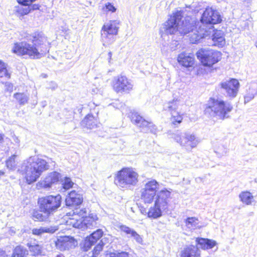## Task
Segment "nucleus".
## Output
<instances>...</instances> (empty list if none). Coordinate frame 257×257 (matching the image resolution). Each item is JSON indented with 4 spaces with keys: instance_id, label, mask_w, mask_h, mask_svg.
I'll list each match as a JSON object with an SVG mask.
<instances>
[{
    "instance_id": "obj_1",
    "label": "nucleus",
    "mask_w": 257,
    "mask_h": 257,
    "mask_svg": "<svg viewBox=\"0 0 257 257\" xmlns=\"http://www.w3.org/2000/svg\"><path fill=\"white\" fill-rule=\"evenodd\" d=\"M197 24V21L194 18L190 17L183 18L182 12L177 11L165 23L164 29L168 34H174L177 32L184 35L188 34L191 42L197 43L200 40L194 42L192 39L194 34L199 33Z\"/></svg>"
},
{
    "instance_id": "obj_2",
    "label": "nucleus",
    "mask_w": 257,
    "mask_h": 257,
    "mask_svg": "<svg viewBox=\"0 0 257 257\" xmlns=\"http://www.w3.org/2000/svg\"><path fill=\"white\" fill-rule=\"evenodd\" d=\"M33 45L25 42L16 43L12 49L19 55H28L32 58H40L49 52V43L42 32L35 33L31 40Z\"/></svg>"
},
{
    "instance_id": "obj_3",
    "label": "nucleus",
    "mask_w": 257,
    "mask_h": 257,
    "mask_svg": "<svg viewBox=\"0 0 257 257\" xmlns=\"http://www.w3.org/2000/svg\"><path fill=\"white\" fill-rule=\"evenodd\" d=\"M222 20L219 13L212 8L208 7L203 13L199 21H197L196 28L198 29L197 34H194L193 41H196L211 35L214 32L213 25L219 23Z\"/></svg>"
},
{
    "instance_id": "obj_4",
    "label": "nucleus",
    "mask_w": 257,
    "mask_h": 257,
    "mask_svg": "<svg viewBox=\"0 0 257 257\" xmlns=\"http://www.w3.org/2000/svg\"><path fill=\"white\" fill-rule=\"evenodd\" d=\"M48 163L37 157H31L25 162L22 167L23 174L27 182L30 184L35 182L41 175L43 172L49 169Z\"/></svg>"
},
{
    "instance_id": "obj_5",
    "label": "nucleus",
    "mask_w": 257,
    "mask_h": 257,
    "mask_svg": "<svg viewBox=\"0 0 257 257\" xmlns=\"http://www.w3.org/2000/svg\"><path fill=\"white\" fill-rule=\"evenodd\" d=\"M233 106L228 102L220 99L211 98L206 105L204 113L209 117H217L224 119L229 117L228 113L232 110Z\"/></svg>"
},
{
    "instance_id": "obj_6",
    "label": "nucleus",
    "mask_w": 257,
    "mask_h": 257,
    "mask_svg": "<svg viewBox=\"0 0 257 257\" xmlns=\"http://www.w3.org/2000/svg\"><path fill=\"white\" fill-rule=\"evenodd\" d=\"M171 192L166 189L157 193L154 205L148 211H145L148 217L157 219L161 217L164 213L168 211L169 203L171 199Z\"/></svg>"
},
{
    "instance_id": "obj_7",
    "label": "nucleus",
    "mask_w": 257,
    "mask_h": 257,
    "mask_svg": "<svg viewBox=\"0 0 257 257\" xmlns=\"http://www.w3.org/2000/svg\"><path fill=\"white\" fill-rule=\"evenodd\" d=\"M139 182V174L132 168H124L119 171L114 183L119 187L128 189L135 186Z\"/></svg>"
},
{
    "instance_id": "obj_8",
    "label": "nucleus",
    "mask_w": 257,
    "mask_h": 257,
    "mask_svg": "<svg viewBox=\"0 0 257 257\" xmlns=\"http://www.w3.org/2000/svg\"><path fill=\"white\" fill-rule=\"evenodd\" d=\"M173 139L181 147L187 151H191L196 148L200 140L194 134L188 132H176L172 135Z\"/></svg>"
},
{
    "instance_id": "obj_9",
    "label": "nucleus",
    "mask_w": 257,
    "mask_h": 257,
    "mask_svg": "<svg viewBox=\"0 0 257 257\" xmlns=\"http://www.w3.org/2000/svg\"><path fill=\"white\" fill-rule=\"evenodd\" d=\"M61 201V195H50L39 198L38 202L41 210L47 211L51 214H53L60 207Z\"/></svg>"
},
{
    "instance_id": "obj_10",
    "label": "nucleus",
    "mask_w": 257,
    "mask_h": 257,
    "mask_svg": "<svg viewBox=\"0 0 257 257\" xmlns=\"http://www.w3.org/2000/svg\"><path fill=\"white\" fill-rule=\"evenodd\" d=\"M196 56L203 65L211 67L220 60L221 53L208 48H201L196 53Z\"/></svg>"
},
{
    "instance_id": "obj_11",
    "label": "nucleus",
    "mask_w": 257,
    "mask_h": 257,
    "mask_svg": "<svg viewBox=\"0 0 257 257\" xmlns=\"http://www.w3.org/2000/svg\"><path fill=\"white\" fill-rule=\"evenodd\" d=\"M182 103L179 100H173L164 105V109L170 112L171 121L173 124H180L183 119V113L182 112Z\"/></svg>"
},
{
    "instance_id": "obj_12",
    "label": "nucleus",
    "mask_w": 257,
    "mask_h": 257,
    "mask_svg": "<svg viewBox=\"0 0 257 257\" xmlns=\"http://www.w3.org/2000/svg\"><path fill=\"white\" fill-rule=\"evenodd\" d=\"M113 89L117 93H129L133 89V81L126 76L118 75L114 77L112 81Z\"/></svg>"
},
{
    "instance_id": "obj_13",
    "label": "nucleus",
    "mask_w": 257,
    "mask_h": 257,
    "mask_svg": "<svg viewBox=\"0 0 257 257\" xmlns=\"http://www.w3.org/2000/svg\"><path fill=\"white\" fill-rule=\"evenodd\" d=\"M159 187V184L155 180L148 181L141 189V198L145 203H151L157 195V191Z\"/></svg>"
},
{
    "instance_id": "obj_14",
    "label": "nucleus",
    "mask_w": 257,
    "mask_h": 257,
    "mask_svg": "<svg viewBox=\"0 0 257 257\" xmlns=\"http://www.w3.org/2000/svg\"><path fill=\"white\" fill-rule=\"evenodd\" d=\"M220 85L224 94L228 97L233 98L237 96L240 84L237 79H231L222 82Z\"/></svg>"
},
{
    "instance_id": "obj_15",
    "label": "nucleus",
    "mask_w": 257,
    "mask_h": 257,
    "mask_svg": "<svg viewBox=\"0 0 257 257\" xmlns=\"http://www.w3.org/2000/svg\"><path fill=\"white\" fill-rule=\"evenodd\" d=\"M60 174L57 172L49 173L43 179L38 182L37 186L38 189L44 188L46 190L50 189L52 185L58 182Z\"/></svg>"
},
{
    "instance_id": "obj_16",
    "label": "nucleus",
    "mask_w": 257,
    "mask_h": 257,
    "mask_svg": "<svg viewBox=\"0 0 257 257\" xmlns=\"http://www.w3.org/2000/svg\"><path fill=\"white\" fill-rule=\"evenodd\" d=\"M257 95V82H252L246 86L245 93L244 95L245 104L252 100Z\"/></svg>"
},
{
    "instance_id": "obj_17",
    "label": "nucleus",
    "mask_w": 257,
    "mask_h": 257,
    "mask_svg": "<svg viewBox=\"0 0 257 257\" xmlns=\"http://www.w3.org/2000/svg\"><path fill=\"white\" fill-rule=\"evenodd\" d=\"M83 201L82 195L75 191H71L65 199L66 205L68 206L79 205Z\"/></svg>"
},
{
    "instance_id": "obj_18",
    "label": "nucleus",
    "mask_w": 257,
    "mask_h": 257,
    "mask_svg": "<svg viewBox=\"0 0 257 257\" xmlns=\"http://www.w3.org/2000/svg\"><path fill=\"white\" fill-rule=\"evenodd\" d=\"M180 257H200V251L197 246L189 245L185 246L180 251Z\"/></svg>"
},
{
    "instance_id": "obj_19",
    "label": "nucleus",
    "mask_w": 257,
    "mask_h": 257,
    "mask_svg": "<svg viewBox=\"0 0 257 257\" xmlns=\"http://www.w3.org/2000/svg\"><path fill=\"white\" fill-rule=\"evenodd\" d=\"M177 60L180 65L185 67H192L194 63L193 55L187 54L185 52H182L178 55Z\"/></svg>"
},
{
    "instance_id": "obj_20",
    "label": "nucleus",
    "mask_w": 257,
    "mask_h": 257,
    "mask_svg": "<svg viewBox=\"0 0 257 257\" xmlns=\"http://www.w3.org/2000/svg\"><path fill=\"white\" fill-rule=\"evenodd\" d=\"M119 23L118 21H109L105 23L103 26L101 31L107 32L109 34H113L116 35L119 29Z\"/></svg>"
},
{
    "instance_id": "obj_21",
    "label": "nucleus",
    "mask_w": 257,
    "mask_h": 257,
    "mask_svg": "<svg viewBox=\"0 0 257 257\" xmlns=\"http://www.w3.org/2000/svg\"><path fill=\"white\" fill-rule=\"evenodd\" d=\"M103 231L101 229H97L93 232L89 237H86L85 240V246L87 248H90L102 236Z\"/></svg>"
},
{
    "instance_id": "obj_22",
    "label": "nucleus",
    "mask_w": 257,
    "mask_h": 257,
    "mask_svg": "<svg viewBox=\"0 0 257 257\" xmlns=\"http://www.w3.org/2000/svg\"><path fill=\"white\" fill-rule=\"evenodd\" d=\"M196 242L200 248L204 250L212 248L217 244L215 240L200 237L196 238Z\"/></svg>"
},
{
    "instance_id": "obj_23",
    "label": "nucleus",
    "mask_w": 257,
    "mask_h": 257,
    "mask_svg": "<svg viewBox=\"0 0 257 257\" xmlns=\"http://www.w3.org/2000/svg\"><path fill=\"white\" fill-rule=\"evenodd\" d=\"M81 125L88 129H93L97 127V121L91 114H88L82 120Z\"/></svg>"
},
{
    "instance_id": "obj_24",
    "label": "nucleus",
    "mask_w": 257,
    "mask_h": 257,
    "mask_svg": "<svg viewBox=\"0 0 257 257\" xmlns=\"http://www.w3.org/2000/svg\"><path fill=\"white\" fill-rule=\"evenodd\" d=\"M132 122L139 126L143 128V126L148 124V121L143 119V117L136 112H131L129 115Z\"/></svg>"
},
{
    "instance_id": "obj_25",
    "label": "nucleus",
    "mask_w": 257,
    "mask_h": 257,
    "mask_svg": "<svg viewBox=\"0 0 257 257\" xmlns=\"http://www.w3.org/2000/svg\"><path fill=\"white\" fill-rule=\"evenodd\" d=\"M120 229L122 231L124 232L125 234H130L131 236L134 237V238L136 240V241L137 242L139 243H142V238L134 229H131L129 227L124 225H120Z\"/></svg>"
},
{
    "instance_id": "obj_26",
    "label": "nucleus",
    "mask_w": 257,
    "mask_h": 257,
    "mask_svg": "<svg viewBox=\"0 0 257 257\" xmlns=\"http://www.w3.org/2000/svg\"><path fill=\"white\" fill-rule=\"evenodd\" d=\"M51 214L47 211H43L41 210L34 211L33 213V219L39 221H47L49 217Z\"/></svg>"
},
{
    "instance_id": "obj_27",
    "label": "nucleus",
    "mask_w": 257,
    "mask_h": 257,
    "mask_svg": "<svg viewBox=\"0 0 257 257\" xmlns=\"http://www.w3.org/2000/svg\"><path fill=\"white\" fill-rule=\"evenodd\" d=\"M239 197L240 201L246 205H250L254 201V197L248 191H243L240 193Z\"/></svg>"
},
{
    "instance_id": "obj_28",
    "label": "nucleus",
    "mask_w": 257,
    "mask_h": 257,
    "mask_svg": "<svg viewBox=\"0 0 257 257\" xmlns=\"http://www.w3.org/2000/svg\"><path fill=\"white\" fill-rule=\"evenodd\" d=\"M115 35L101 31V39L104 46L109 45L115 41Z\"/></svg>"
},
{
    "instance_id": "obj_29",
    "label": "nucleus",
    "mask_w": 257,
    "mask_h": 257,
    "mask_svg": "<svg viewBox=\"0 0 257 257\" xmlns=\"http://www.w3.org/2000/svg\"><path fill=\"white\" fill-rule=\"evenodd\" d=\"M14 97L21 105H25L29 99V95L25 93H16L14 95Z\"/></svg>"
},
{
    "instance_id": "obj_30",
    "label": "nucleus",
    "mask_w": 257,
    "mask_h": 257,
    "mask_svg": "<svg viewBox=\"0 0 257 257\" xmlns=\"http://www.w3.org/2000/svg\"><path fill=\"white\" fill-rule=\"evenodd\" d=\"M186 226L190 229H194L199 227V220L195 217H188L185 221Z\"/></svg>"
},
{
    "instance_id": "obj_31",
    "label": "nucleus",
    "mask_w": 257,
    "mask_h": 257,
    "mask_svg": "<svg viewBox=\"0 0 257 257\" xmlns=\"http://www.w3.org/2000/svg\"><path fill=\"white\" fill-rule=\"evenodd\" d=\"M27 254L28 251L24 247L18 246L14 250L11 257H25Z\"/></svg>"
},
{
    "instance_id": "obj_32",
    "label": "nucleus",
    "mask_w": 257,
    "mask_h": 257,
    "mask_svg": "<svg viewBox=\"0 0 257 257\" xmlns=\"http://www.w3.org/2000/svg\"><path fill=\"white\" fill-rule=\"evenodd\" d=\"M56 229L52 227H41L39 228H34L32 230L33 234L40 235L44 233H54Z\"/></svg>"
},
{
    "instance_id": "obj_33",
    "label": "nucleus",
    "mask_w": 257,
    "mask_h": 257,
    "mask_svg": "<svg viewBox=\"0 0 257 257\" xmlns=\"http://www.w3.org/2000/svg\"><path fill=\"white\" fill-rule=\"evenodd\" d=\"M30 251L32 255H41L42 253V247L39 244H31L28 243Z\"/></svg>"
},
{
    "instance_id": "obj_34",
    "label": "nucleus",
    "mask_w": 257,
    "mask_h": 257,
    "mask_svg": "<svg viewBox=\"0 0 257 257\" xmlns=\"http://www.w3.org/2000/svg\"><path fill=\"white\" fill-rule=\"evenodd\" d=\"M142 130L146 133L150 131L154 134H156L158 132L157 126L151 121H148V124L143 126Z\"/></svg>"
},
{
    "instance_id": "obj_35",
    "label": "nucleus",
    "mask_w": 257,
    "mask_h": 257,
    "mask_svg": "<svg viewBox=\"0 0 257 257\" xmlns=\"http://www.w3.org/2000/svg\"><path fill=\"white\" fill-rule=\"evenodd\" d=\"M58 241L57 245H58L60 243L61 247H60V248L61 250L68 249L73 245L72 242L67 240V238H64L62 240H59Z\"/></svg>"
},
{
    "instance_id": "obj_36",
    "label": "nucleus",
    "mask_w": 257,
    "mask_h": 257,
    "mask_svg": "<svg viewBox=\"0 0 257 257\" xmlns=\"http://www.w3.org/2000/svg\"><path fill=\"white\" fill-rule=\"evenodd\" d=\"M4 77L9 79L10 74L8 72L5 64L0 61V78Z\"/></svg>"
},
{
    "instance_id": "obj_37",
    "label": "nucleus",
    "mask_w": 257,
    "mask_h": 257,
    "mask_svg": "<svg viewBox=\"0 0 257 257\" xmlns=\"http://www.w3.org/2000/svg\"><path fill=\"white\" fill-rule=\"evenodd\" d=\"M16 157V155H14L10 157L6 162V165L8 168L10 169H13L16 166V163L15 162V158Z\"/></svg>"
},
{
    "instance_id": "obj_38",
    "label": "nucleus",
    "mask_w": 257,
    "mask_h": 257,
    "mask_svg": "<svg viewBox=\"0 0 257 257\" xmlns=\"http://www.w3.org/2000/svg\"><path fill=\"white\" fill-rule=\"evenodd\" d=\"M108 257H129V254L125 251H115L107 254Z\"/></svg>"
},
{
    "instance_id": "obj_39",
    "label": "nucleus",
    "mask_w": 257,
    "mask_h": 257,
    "mask_svg": "<svg viewBox=\"0 0 257 257\" xmlns=\"http://www.w3.org/2000/svg\"><path fill=\"white\" fill-rule=\"evenodd\" d=\"M83 223L87 228H91L96 225V223L94 218H86L83 220Z\"/></svg>"
},
{
    "instance_id": "obj_40",
    "label": "nucleus",
    "mask_w": 257,
    "mask_h": 257,
    "mask_svg": "<svg viewBox=\"0 0 257 257\" xmlns=\"http://www.w3.org/2000/svg\"><path fill=\"white\" fill-rule=\"evenodd\" d=\"M62 185L63 186V188L67 190L72 187L73 183L72 182L70 178L66 177L63 181Z\"/></svg>"
},
{
    "instance_id": "obj_41",
    "label": "nucleus",
    "mask_w": 257,
    "mask_h": 257,
    "mask_svg": "<svg viewBox=\"0 0 257 257\" xmlns=\"http://www.w3.org/2000/svg\"><path fill=\"white\" fill-rule=\"evenodd\" d=\"M213 45L218 47H222L225 44V40L224 37L219 38H218V39L213 41Z\"/></svg>"
},
{
    "instance_id": "obj_42",
    "label": "nucleus",
    "mask_w": 257,
    "mask_h": 257,
    "mask_svg": "<svg viewBox=\"0 0 257 257\" xmlns=\"http://www.w3.org/2000/svg\"><path fill=\"white\" fill-rule=\"evenodd\" d=\"M228 152L227 148H225L224 146H221L218 148L216 151L215 153L218 154L219 157H221L225 155Z\"/></svg>"
},
{
    "instance_id": "obj_43",
    "label": "nucleus",
    "mask_w": 257,
    "mask_h": 257,
    "mask_svg": "<svg viewBox=\"0 0 257 257\" xmlns=\"http://www.w3.org/2000/svg\"><path fill=\"white\" fill-rule=\"evenodd\" d=\"M213 34H212V41H214L217 39L219 38H222V37H223V33L221 31H218V30H216L215 31H214V32H213ZM212 33V32L211 33V34Z\"/></svg>"
},
{
    "instance_id": "obj_44",
    "label": "nucleus",
    "mask_w": 257,
    "mask_h": 257,
    "mask_svg": "<svg viewBox=\"0 0 257 257\" xmlns=\"http://www.w3.org/2000/svg\"><path fill=\"white\" fill-rule=\"evenodd\" d=\"M107 11L111 12H115L116 10V9L110 3H107L105 5L104 7Z\"/></svg>"
},
{
    "instance_id": "obj_45",
    "label": "nucleus",
    "mask_w": 257,
    "mask_h": 257,
    "mask_svg": "<svg viewBox=\"0 0 257 257\" xmlns=\"http://www.w3.org/2000/svg\"><path fill=\"white\" fill-rule=\"evenodd\" d=\"M74 213H76L79 215V216H82L83 217L86 214V210L85 208L82 209L81 210H78L77 209H75Z\"/></svg>"
},
{
    "instance_id": "obj_46",
    "label": "nucleus",
    "mask_w": 257,
    "mask_h": 257,
    "mask_svg": "<svg viewBox=\"0 0 257 257\" xmlns=\"http://www.w3.org/2000/svg\"><path fill=\"white\" fill-rule=\"evenodd\" d=\"M58 87L57 83L54 81H50L48 83L47 88L52 90H55Z\"/></svg>"
},
{
    "instance_id": "obj_47",
    "label": "nucleus",
    "mask_w": 257,
    "mask_h": 257,
    "mask_svg": "<svg viewBox=\"0 0 257 257\" xmlns=\"http://www.w3.org/2000/svg\"><path fill=\"white\" fill-rule=\"evenodd\" d=\"M102 249V245L99 243L94 248V253L98 254Z\"/></svg>"
},
{
    "instance_id": "obj_48",
    "label": "nucleus",
    "mask_w": 257,
    "mask_h": 257,
    "mask_svg": "<svg viewBox=\"0 0 257 257\" xmlns=\"http://www.w3.org/2000/svg\"><path fill=\"white\" fill-rule=\"evenodd\" d=\"M112 52H108V63L109 64H111L112 63L111 62V57H112Z\"/></svg>"
},
{
    "instance_id": "obj_49",
    "label": "nucleus",
    "mask_w": 257,
    "mask_h": 257,
    "mask_svg": "<svg viewBox=\"0 0 257 257\" xmlns=\"http://www.w3.org/2000/svg\"><path fill=\"white\" fill-rule=\"evenodd\" d=\"M6 86L8 87V90L10 91H12L13 90V85L11 83L7 82L6 83Z\"/></svg>"
},
{
    "instance_id": "obj_50",
    "label": "nucleus",
    "mask_w": 257,
    "mask_h": 257,
    "mask_svg": "<svg viewBox=\"0 0 257 257\" xmlns=\"http://www.w3.org/2000/svg\"><path fill=\"white\" fill-rule=\"evenodd\" d=\"M0 257H8V256L4 250L0 249Z\"/></svg>"
},
{
    "instance_id": "obj_51",
    "label": "nucleus",
    "mask_w": 257,
    "mask_h": 257,
    "mask_svg": "<svg viewBox=\"0 0 257 257\" xmlns=\"http://www.w3.org/2000/svg\"><path fill=\"white\" fill-rule=\"evenodd\" d=\"M39 5H34L33 6H32V9L33 10H37V9H39Z\"/></svg>"
},
{
    "instance_id": "obj_52",
    "label": "nucleus",
    "mask_w": 257,
    "mask_h": 257,
    "mask_svg": "<svg viewBox=\"0 0 257 257\" xmlns=\"http://www.w3.org/2000/svg\"><path fill=\"white\" fill-rule=\"evenodd\" d=\"M4 139V136L2 134H0V142H2V141Z\"/></svg>"
},
{
    "instance_id": "obj_53",
    "label": "nucleus",
    "mask_w": 257,
    "mask_h": 257,
    "mask_svg": "<svg viewBox=\"0 0 257 257\" xmlns=\"http://www.w3.org/2000/svg\"><path fill=\"white\" fill-rule=\"evenodd\" d=\"M14 141H15V142H16V143H17V144H19V142H20V141H19V140L18 139V138H16Z\"/></svg>"
},
{
    "instance_id": "obj_54",
    "label": "nucleus",
    "mask_w": 257,
    "mask_h": 257,
    "mask_svg": "<svg viewBox=\"0 0 257 257\" xmlns=\"http://www.w3.org/2000/svg\"><path fill=\"white\" fill-rule=\"evenodd\" d=\"M146 211H147L145 209L141 210V212L142 214H146L147 213L145 212Z\"/></svg>"
},
{
    "instance_id": "obj_55",
    "label": "nucleus",
    "mask_w": 257,
    "mask_h": 257,
    "mask_svg": "<svg viewBox=\"0 0 257 257\" xmlns=\"http://www.w3.org/2000/svg\"><path fill=\"white\" fill-rule=\"evenodd\" d=\"M56 257H64V255L62 254H58Z\"/></svg>"
},
{
    "instance_id": "obj_56",
    "label": "nucleus",
    "mask_w": 257,
    "mask_h": 257,
    "mask_svg": "<svg viewBox=\"0 0 257 257\" xmlns=\"http://www.w3.org/2000/svg\"><path fill=\"white\" fill-rule=\"evenodd\" d=\"M29 11H30L29 10H26V12H24L25 14H27L29 13Z\"/></svg>"
},
{
    "instance_id": "obj_57",
    "label": "nucleus",
    "mask_w": 257,
    "mask_h": 257,
    "mask_svg": "<svg viewBox=\"0 0 257 257\" xmlns=\"http://www.w3.org/2000/svg\"><path fill=\"white\" fill-rule=\"evenodd\" d=\"M42 76L44 78H46L47 77V75L46 74H42Z\"/></svg>"
},
{
    "instance_id": "obj_58",
    "label": "nucleus",
    "mask_w": 257,
    "mask_h": 257,
    "mask_svg": "<svg viewBox=\"0 0 257 257\" xmlns=\"http://www.w3.org/2000/svg\"><path fill=\"white\" fill-rule=\"evenodd\" d=\"M4 174V172L2 171H0V176L3 175Z\"/></svg>"
},
{
    "instance_id": "obj_59",
    "label": "nucleus",
    "mask_w": 257,
    "mask_h": 257,
    "mask_svg": "<svg viewBox=\"0 0 257 257\" xmlns=\"http://www.w3.org/2000/svg\"><path fill=\"white\" fill-rule=\"evenodd\" d=\"M255 46H256V47H257V41H256V42H255Z\"/></svg>"
}]
</instances>
